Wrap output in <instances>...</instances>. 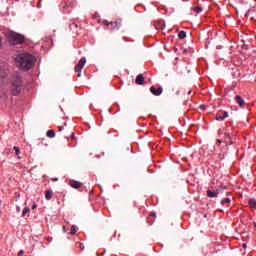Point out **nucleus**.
Returning <instances> with one entry per match:
<instances>
[{
    "label": "nucleus",
    "mask_w": 256,
    "mask_h": 256,
    "mask_svg": "<svg viewBox=\"0 0 256 256\" xmlns=\"http://www.w3.org/2000/svg\"><path fill=\"white\" fill-rule=\"evenodd\" d=\"M178 37L180 40H184L186 38V32L185 31H180L178 34Z\"/></svg>",
    "instance_id": "f3484780"
},
{
    "label": "nucleus",
    "mask_w": 256,
    "mask_h": 256,
    "mask_svg": "<svg viewBox=\"0 0 256 256\" xmlns=\"http://www.w3.org/2000/svg\"><path fill=\"white\" fill-rule=\"evenodd\" d=\"M243 248H247V244L246 243L243 244Z\"/></svg>",
    "instance_id": "7c9ffc66"
},
{
    "label": "nucleus",
    "mask_w": 256,
    "mask_h": 256,
    "mask_svg": "<svg viewBox=\"0 0 256 256\" xmlns=\"http://www.w3.org/2000/svg\"><path fill=\"white\" fill-rule=\"evenodd\" d=\"M150 92L155 96H159L163 92V89L161 87L158 89H156L155 87H151Z\"/></svg>",
    "instance_id": "6e6552de"
},
{
    "label": "nucleus",
    "mask_w": 256,
    "mask_h": 256,
    "mask_svg": "<svg viewBox=\"0 0 256 256\" xmlns=\"http://www.w3.org/2000/svg\"><path fill=\"white\" fill-rule=\"evenodd\" d=\"M63 131V126H59L58 127V132H62Z\"/></svg>",
    "instance_id": "a878e982"
},
{
    "label": "nucleus",
    "mask_w": 256,
    "mask_h": 256,
    "mask_svg": "<svg viewBox=\"0 0 256 256\" xmlns=\"http://www.w3.org/2000/svg\"><path fill=\"white\" fill-rule=\"evenodd\" d=\"M79 248H80L82 251H84V250H85L84 244H83V243H79Z\"/></svg>",
    "instance_id": "5701e85b"
},
{
    "label": "nucleus",
    "mask_w": 256,
    "mask_h": 256,
    "mask_svg": "<svg viewBox=\"0 0 256 256\" xmlns=\"http://www.w3.org/2000/svg\"><path fill=\"white\" fill-rule=\"evenodd\" d=\"M249 205H250V207L252 208V209H255L256 208V201L255 200H253V199H251V200H249Z\"/></svg>",
    "instance_id": "a211bd4d"
},
{
    "label": "nucleus",
    "mask_w": 256,
    "mask_h": 256,
    "mask_svg": "<svg viewBox=\"0 0 256 256\" xmlns=\"http://www.w3.org/2000/svg\"><path fill=\"white\" fill-rule=\"evenodd\" d=\"M46 136L50 139H53L55 137V132L54 130H48L47 133H46Z\"/></svg>",
    "instance_id": "f8f14e48"
},
{
    "label": "nucleus",
    "mask_w": 256,
    "mask_h": 256,
    "mask_svg": "<svg viewBox=\"0 0 256 256\" xmlns=\"http://www.w3.org/2000/svg\"><path fill=\"white\" fill-rule=\"evenodd\" d=\"M23 90L22 77L16 73L11 81L10 91L12 95L17 96Z\"/></svg>",
    "instance_id": "f03ea898"
},
{
    "label": "nucleus",
    "mask_w": 256,
    "mask_h": 256,
    "mask_svg": "<svg viewBox=\"0 0 256 256\" xmlns=\"http://www.w3.org/2000/svg\"><path fill=\"white\" fill-rule=\"evenodd\" d=\"M78 231V228L76 227V226H72L71 227V231H70V234L73 236V235H75L76 234V232Z\"/></svg>",
    "instance_id": "6ab92c4d"
},
{
    "label": "nucleus",
    "mask_w": 256,
    "mask_h": 256,
    "mask_svg": "<svg viewBox=\"0 0 256 256\" xmlns=\"http://www.w3.org/2000/svg\"><path fill=\"white\" fill-rule=\"evenodd\" d=\"M16 62L22 70L28 71L34 67L36 58L30 53H20L16 57Z\"/></svg>",
    "instance_id": "f257e3e1"
},
{
    "label": "nucleus",
    "mask_w": 256,
    "mask_h": 256,
    "mask_svg": "<svg viewBox=\"0 0 256 256\" xmlns=\"http://www.w3.org/2000/svg\"><path fill=\"white\" fill-rule=\"evenodd\" d=\"M25 254V251L24 250H20L17 254V256H23Z\"/></svg>",
    "instance_id": "b1692460"
},
{
    "label": "nucleus",
    "mask_w": 256,
    "mask_h": 256,
    "mask_svg": "<svg viewBox=\"0 0 256 256\" xmlns=\"http://www.w3.org/2000/svg\"><path fill=\"white\" fill-rule=\"evenodd\" d=\"M249 13H251V11L248 10L247 13L245 14L246 18H249Z\"/></svg>",
    "instance_id": "bb28decb"
},
{
    "label": "nucleus",
    "mask_w": 256,
    "mask_h": 256,
    "mask_svg": "<svg viewBox=\"0 0 256 256\" xmlns=\"http://www.w3.org/2000/svg\"><path fill=\"white\" fill-rule=\"evenodd\" d=\"M225 140H226V143L229 144V145H232L233 144V141H229L231 139V135L230 134H227L225 133Z\"/></svg>",
    "instance_id": "2eb2a0df"
},
{
    "label": "nucleus",
    "mask_w": 256,
    "mask_h": 256,
    "mask_svg": "<svg viewBox=\"0 0 256 256\" xmlns=\"http://www.w3.org/2000/svg\"><path fill=\"white\" fill-rule=\"evenodd\" d=\"M70 27H71V29H73V27L78 28V25L73 23L70 25Z\"/></svg>",
    "instance_id": "393cba45"
},
{
    "label": "nucleus",
    "mask_w": 256,
    "mask_h": 256,
    "mask_svg": "<svg viewBox=\"0 0 256 256\" xmlns=\"http://www.w3.org/2000/svg\"><path fill=\"white\" fill-rule=\"evenodd\" d=\"M102 24L107 26L111 31H118L122 27V20L117 19L114 22H109L108 20H103Z\"/></svg>",
    "instance_id": "20e7f679"
},
{
    "label": "nucleus",
    "mask_w": 256,
    "mask_h": 256,
    "mask_svg": "<svg viewBox=\"0 0 256 256\" xmlns=\"http://www.w3.org/2000/svg\"><path fill=\"white\" fill-rule=\"evenodd\" d=\"M13 150L15 151V154H16L17 156L20 155L21 151H20V148H19V147L14 146V147H13Z\"/></svg>",
    "instance_id": "412c9836"
},
{
    "label": "nucleus",
    "mask_w": 256,
    "mask_h": 256,
    "mask_svg": "<svg viewBox=\"0 0 256 256\" xmlns=\"http://www.w3.org/2000/svg\"><path fill=\"white\" fill-rule=\"evenodd\" d=\"M7 39L10 45H20L25 42V37L22 34L13 31L8 33Z\"/></svg>",
    "instance_id": "7ed1b4c3"
},
{
    "label": "nucleus",
    "mask_w": 256,
    "mask_h": 256,
    "mask_svg": "<svg viewBox=\"0 0 256 256\" xmlns=\"http://www.w3.org/2000/svg\"><path fill=\"white\" fill-rule=\"evenodd\" d=\"M53 192L51 190L45 191V198L46 200H50L52 198Z\"/></svg>",
    "instance_id": "ddd939ff"
},
{
    "label": "nucleus",
    "mask_w": 256,
    "mask_h": 256,
    "mask_svg": "<svg viewBox=\"0 0 256 256\" xmlns=\"http://www.w3.org/2000/svg\"><path fill=\"white\" fill-rule=\"evenodd\" d=\"M229 203H231V199H229V198H225V199H223V200L221 201V204H222V205H226V204H229Z\"/></svg>",
    "instance_id": "aec40b11"
},
{
    "label": "nucleus",
    "mask_w": 256,
    "mask_h": 256,
    "mask_svg": "<svg viewBox=\"0 0 256 256\" xmlns=\"http://www.w3.org/2000/svg\"><path fill=\"white\" fill-rule=\"evenodd\" d=\"M30 212H31V209L29 207H25L22 211V217H26V214Z\"/></svg>",
    "instance_id": "dca6fc26"
},
{
    "label": "nucleus",
    "mask_w": 256,
    "mask_h": 256,
    "mask_svg": "<svg viewBox=\"0 0 256 256\" xmlns=\"http://www.w3.org/2000/svg\"><path fill=\"white\" fill-rule=\"evenodd\" d=\"M254 227L256 228V223H254Z\"/></svg>",
    "instance_id": "473e14b6"
},
{
    "label": "nucleus",
    "mask_w": 256,
    "mask_h": 256,
    "mask_svg": "<svg viewBox=\"0 0 256 256\" xmlns=\"http://www.w3.org/2000/svg\"><path fill=\"white\" fill-rule=\"evenodd\" d=\"M136 84L143 85L145 83V77H143V74H140L136 77L135 80Z\"/></svg>",
    "instance_id": "1a4fd4ad"
},
{
    "label": "nucleus",
    "mask_w": 256,
    "mask_h": 256,
    "mask_svg": "<svg viewBox=\"0 0 256 256\" xmlns=\"http://www.w3.org/2000/svg\"><path fill=\"white\" fill-rule=\"evenodd\" d=\"M2 48V37H0V49Z\"/></svg>",
    "instance_id": "cd10ccee"
},
{
    "label": "nucleus",
    "mask_w": 256,
    "mask_h": 256,
    "mask_svg": "<svg viewBox=\"0 0 256 256\" xmlns=\"http://www.w3.org/2000/svg\"><path fill=\"white\" fill-rule=\"evenodd\" d=\"M38 206L35 204L32 206V209L35 210Z\"/></svg>",
    "instance_id": "c85d7f7f"
},
{
    "label": "nucleus",
    "mask_w": 256,
    "mask_h": 256,
    "mask_svg": "<svg viewBox=\"0 0 256 256\" xmlns=\"http://www.w3.org/2000/svg\"><path fill=\"white\" fill-rule=\"evenodd\" d=\"M86 62H87L86 58H81L77 66H75V72L78 73V77H81V71L84 68V65L86 64Z\"/></svg>",
    "instance_id": "39448f33"
},
{
    "label": "nucleus",
    "mask_w": 256,
    "mask_h": 256,
    "mask_svg": "<svg viewBox=\"0 0 256 256\" xmlns=\"http://www.w3.org/2000/svg\"><path fill=\"white\" fill-rule=\"evenodd\" d=\"M15 196H17V197H20V194H18V193H15Z\"/></svg>",
    "instance_id": "2f4dec72"
},
{
    "label": "nucleus",
    "mask_w": 256,
    "mask_h": 256,
    "mask_svg": "<svg viewBox=\"0 0 256 256\" xmlns=\"http://www.w3.org/2000/svg\"><path fill=\"white\" fill-rule=\"evenodd\" d=\"M235 101H236V103L239 104L240 107H244V105H245V100H244L241 96L237 95V96L235 97Z\"/></svg>",
    "instance_id": "9b49d317"
},
{
    "label": "nucleus",
    "mask_w": 256,
    "mask_h": 256,
    "mask_svg": "<svg viewBox=\"0 0 256 256\" xmlns=\"http://www.w3.org/2000/svg\"><path fill=\"white\" fill-rule=\"evenodd\" d=\"M201 11H203V9L200 6L194 8L195 13H201Z\"/></svg>",
    "instance_id": "4be33fe9"
},
{
    "label": "nucleus",
    "mask_w": 256,
    "mask_h": 256,
    "mask_svg": "<svg viewBox=\"0 0 256 256\" xmlns=\"http://www.w3.org/2000/svg\"><path fill=\"white\" fill-rule=\"evenodd\" d=\"M220 189H216V192H212L210 190H207V197L208 198H216L218 197V194H220Z\"/></svg>",
    "instance_id": "0eeeda50"
},
{
    "label": "nucleus",
    "mask_w": 256,
    "mask_h": 256,
    "mask_svg": "<svg viewBox=\"0 0 256 256\" xmlns=\"http://www.w3.org/2000/svg\"><path fill=\"white\" fill-rule=\"evenodd\" d=\"M69 185H70L72 188H74V189H79V188L82 186V184H81L80 182L75 181V180H71V181L69 182Z\"/></svg>",
    "instance_id": "9d476101"
},
{
    "label": "nucleus",
    "mask_w": 256,
    "mask_h": 256,
    "mask_svg": "<svg viewBox=\"0 0 256 256\" xmlns=\"http://www.w3.org/2000/svg\"><path fill=\"white\" fill-rule=\"evenodd\" d=\"M227 117H229V113L224 110H220L216 113L215 119L216 121H224Z\"/></svg>",
    "instance_id": "423d86ee"
},
{
    "label": "nucleus",
    "mask_w": 256,
    "mask_h": 256,
    "mask_svg": "<svg viewBox=\"0 0 256 256\" xmlns=\"http://www.w3.org/2000/svg\"><path fill=\"white\" fill-rule=\"evenodd\" d=\"M8 75L6 70L0 69V80L4 79Z\"/></svg>",
    "instance_id": "4468645a"
},
{
    "label": "nucleus",
    "mask_w": 256,
    "mask_h": 256,
    "mask_svg": "<svg viewBox=\"0 0 256 256\" xmlns=\"http://www.w3.org/2000/svg\"><path fill=\"white\" fill-rule=\"evenodd\" d=\"M150 215H151L152 217H155V213H154V212H151Z\"/></svg>",
    "instance_id": "c756f323"
}]
</instances>
